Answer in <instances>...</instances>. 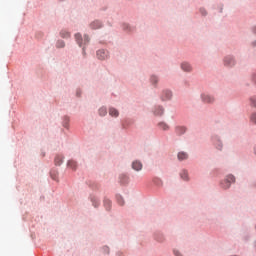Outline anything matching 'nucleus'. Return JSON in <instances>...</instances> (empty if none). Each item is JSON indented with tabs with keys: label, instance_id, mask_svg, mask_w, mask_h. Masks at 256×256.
<instances>
[{
	"label": "nucleus",
	"instance_id": "obj_2",
	"mask_svg": "<svg viewBox=\"0 0 256 256\" xmlns=\"http://www.w3.org/2000/svg\"><path fill=\"white\" fill-rule=\"evenodd\" d=\"M109 57V53L105 50H98L97 51V58L100 59L101 61H105Z\"/></svg>",
	"mask_w": 256,
	"mask_h": 256
},
{
	"label": "nucleus",
	"instance_id": "obj_30",
	"mask_svg": "<svg viewBox=\"0 0 256 256\" xmlns=\"http://www.w3.org/2000/svg\"><path fill=\"white\" fill-rule=\"evenodd\" d=\"M119 205H123V201L118 200Z\"/></svg>",
	"mask_w": 256,
	"mask_h": 256
},
{
	"label": "nucleus",
	"instance_id": "obj_10",
	"mask_svg": "<svg viewBox=\"0 0 256 256\" xmlns=\"http://www.w3.org/2000/svg\"><path fill=\"white\" fill-rule=\"evenodd\" d=\"M214 143L219 151L223 150V142H221V140H219L218 138H214Z\"/></svg>",
	"mask_w": 256,
	"mask_h": 256
},
{
	"label": "nucleus",
	"instance_id": "obj_31",
	"mask_svg": "<svg viewBox=\"0 0 256 256\" xmlns=\"http://www.w3.org/2000/svg\"><path fill=\"white\" fill-rule=\"evenodd\" d=\"M253 31H254V33H255V35H256V26L253 28Z\"/></svg>",
	"mask_w": 256,
	"mask_h": 256
},
{
	"label": "nucleus",
	"instance_id": "obj_28",
	"mask_svg": "<svg viewBox=\"0 0 256 256\" xmlns=\"http://www.w3.org/2000/svg\"><path fill=\"white\" fill-rule=\"evenodd\" d=\"M52 179H54V181H57V176H54L53 174H51Z\"/></svg>",
	"mask_w": 256,
	"mask_h": 256
},
{
	"label": "nucleus",
	"instance_id": "obj_25",
	"mask_svg": "<svg viewBox=\"0 0 256 256\" xmlns=\"http://www.w3.org/2000/svg\"><path fill=\"white\" fill-rule=\"evenodd\" d=\"M250 101H251L252 107H256V98H251Z\"/></svg>",
	"mask_w": 256,
	"mask_h": 256
},
{
	"label": "nucleus",
	"instance_id": "obj_18",
	"mask_svg": "<svg viewBox=\"0 0 256 256\" xmlns=\"http://www.w3.org/2000/svg\"><path fill=\"white\" fill-rule=\"evenodd\" d=\"M99 115L101 117H105V115H107V108H105V107L100 108L99 109Z\"/></svg>",
	"mask_w": 256,
	"mask_h": 256
},
{
	"label": "nucleus",
	"instance_id": "obj_13",
	"mask_svg": "<svg viewBox=\"0 0 256 256\" xmlns=\"http://www.w3.org/2000/svg\"><path fill=\"white\" fill-rule=\"evenodd\" d=\"M109 115H111V117H119V111H117L115 108H110Z\"/></svg>",
	"mask_w": 256,
	"mask_h": 256
},
{
	"label": "nucleus",
	"instance_id": "obj_14",
	"mask_svg": "<svg viewBox=\"0 0 256 256\" xmlns=\"http://www.w3.org/2000/svg\"><path fill=\"white\" fill-rule=\"evenodd\" d=\"M54 163L55 165H61L63 163V156L61 155H57L54 159Z\"/></svg>",
	"mask_w": 256,
	"mask_h": 256
},
{
	"label": "nucleus",
	"instance_id": "obj_5",
	"mask_svg": "<svg viewBox=\"0 0 256 256\" xmlns=\"http://www.w3.org/2000/svg\"><path fill=\"white\" fill-rule=\"evenodd\" d=\"M132 169H134V171H141V169H143V164L140 161H134L132 163Z\"/></svg>",
	"mask_w": 256,
	"mask_h": 256
},
{
	"label": "nucleus",
	"instance_id": "obj_3",
	"mask_svg": "<svg viewBox=\"0 0 256 256\" xmlns=\"http://www.w3.org/2000/svg\"><path fill=\"white\" fill-rule=\"evenodd\" d=\"M201 99L204 103H214L215 98L209 94H202Z\"/></svg>",
	"mask_w": 256,
	"mask_h": 256
},
{
	"label": "nucleus",
	"instance_id": "obj_22",
	"mask_svg": "<svg viewBox=\"0 0 256 256\" xmlns=\"http://www.w3.org/2000/svg\"><path fill=\"white\" fill-rule=\"evenodd\" d=\"M160 129H162L163 131H167V129H169V126L165 123H160L159 124Z\"/></svg>",
	"mask_w": 256,
	"mask_h": 256
},
{
	"label": "nucleus",
	"instance_id": "obj_20",
	"mask_svg": "<svg viewBox=\"0 0 256 256\" xmlns=\"http://www.w3.org/2000/svg\"><path fill=\"white\" fill-rule=\"evenodd\" d=\"M75 39H76L78 45L81 47V41H82L81 34H79V33L76 34Z\"/></svg>",
	"mask_w": 256,
	"mask_h": 256
},
{
	"label": "nucleus",
	"instance_id": "obj_12",
	"mask_svg": "<svg viewBox=\"0 0 256 256\" xmlns=\"http://www.w3.org/2000/svg\"><path fill=\"white\" fill-rule=\"evenodd\" d=\"M189 155L186 152H179L178 153V159L179 161H185V159H188Z\"/></svg>",
	"mask_w": 256,
	"mask_h": 256
},
{
	"label": "nucleus",
	"instance_id": "obj_19",
	"mask_svg": "<svg viewBox=\"0 0 256 256\" xmlns=\"http://www.w3.org/2000/svg\"><path fill=\"white\" fill-rule=\"evenodd\" d=\"M176 131H177L178 135H183V133H185L187 131V129L185 127H177Z\"/></svg>",
	"mask_w": 256,
	"mask_h": 256
},
{
	"label": "nucleus",
	"instance_id": "obj_23",
	"mask_svg": "<svg viewBox=\"0 0 256 256\" xmlns=\"http://www.w3.org/2000/svg\"><path fill=\"white\" fill-rule=\"evenodd\" d=\"M250 121H251V123H254V125H256V113H253V114L250 116Z\"/></svg>",
	"mask_w": 256,
	"mask_h": 256
},
{
	"label": "nucleus",
	"instance_id": "obj_8",
	"mask_svg": "<svg viewBox=\"0 0 256 256\" xmlns=\"http://www.w3.org/2000/svg\"><path fill=\"white\" fill-rule=\"evenodd\" d=\"M119 179L122 185H127V183H129V177L125 174H121Z\"/></svg>",
	"mask_w": 256,
	"mask_h": 256
},
{
	"label": "nucleus",
	"instance_id": "obj_11",
	"mask_svg": "<svg viewBox=\"0 0 256 256\" xmlns=\"http://www.w3.org/2000/svg\"><path fill=\"white\" fill-rule=\"evenodd\" d=\"M180 177L181 179H183V181H189V173L187 172V170H182L180 172Z\"/></svg>",
	"mask_w": 256,
	"mask_h": 256
},
{
	"label": "nucleus",
	"instance_id": "obj_15",
	"mask_svg": "<svg viewBox=\"0 0 256 256\" xmlns=\"http://www.w3.org/2000/svg\"><path fill=\"white\" fill-rule=\"evenodd\" d=\"M60 35L63 39H69L71 37V34L69 32H67V30H62L60 32Z\"/></svg>",
	"mask_w": 256,
	"mask_h": 256
},
{
	"label": "nucleus",
	"instance_id": "obj_6",
	"mask_svg": "<svg viewBox=\"0 0 256 256\" xmlns=\"http://www.w3.org/2000/svg\"><path fill=\"white\" fill-rule=\"evenodd\" d=\"M90 27L92 28V29H101V27H103V23H101V21H99V20H95V21H93L91 24H90Z\"/></svg>",
	"mask_w": 256,
	"mask_h": 256
},
{
	"label": "nucleus",
	"instance_id": "obj_21",
	"mask_svg": "<svg viewBox=\"0 0 256 256\" xmlns=\"http://www.w3.org/2000/svg\"><path fill=\"white\" fill-rule=\"evenodd\" d=\"M56 47H58V49L65 47V42L62 40H59L56 44Z\"/></svg>",
	"mask_w": 256,
	"mask_h": 256
},
{
	"label": "nucleus",
	"instance_id": "obj_26",
	"mask_svg": "<svg viewBox=\"0 0 256 256\" xmlns=\"http://www.w3.org/2000/svg\"><path fill=\"white\" fill-rule=\"evenodd\" d=\"M84 42L89 43V36H87V35L84 36Z\"/></svg>",
	"mask_w": 256,
	"mask_h": 256
},
{
	"label": "nucleus",
	"instance_id": "obj_24",
	"mask_svg": "<svg viewBox=\"0 0 256 256\" xmlns=\"http://www.w3.org/2000/svg\"><path fill=\"white\" fill-rule=\"evenodd\" d=\"M150 80L151 83H157L159 81V78H157V76H151Z\"/></svg>",
	"mask_w": 256,
	"mask_h": 256
},
{
	"label": "nucleus",
	"instance_id": "obj_17",
	"mask_svg": "<svg viewBox=\"0 0 256 256\" xmlns=\"http://www.w3.org/2000/svg\"><path fill=\"white\" fill-rule=\"evenodd\" d=\"M68 167H70V169H77V162H75L73 160H69Z\"/></svg>",
	"mask_w": 256,
	"mask_h": 256
},
{
	"label": "nucleus",
	"instance_id": "obj_7",
	"mask_svg": "<svg viewBox=\"0 0 256 256\" xmlns=\"http://www.w3.org/2000/svg\"><path fill=\"white\" fill-rule=\"evenodd\" d=\"M181 69L184 70L186 73H190L192 71V67L190 63L184 62L181 64Z\"/></svg>",
	"mask_w": 256,
	"mask_h": 256
},
{
	"label": "nucleus",
	"instance_id": "obj_1",
	"mask_svg": "<svg viewBox=\"0 0 256 256\" xmlns=\"http://www.w3.org/2000/svg\"><path fill=\"white\" fill-rule=\"evenodd\" d=\"M232 183H235V177L233 176V174H229L221 182V186L223 187V189H229Z\"/></svg>",
	"mask_w": 256,
	"mask_h": 256
},
{
	"label": "nucleus",
	"instance_id": "obj_4",
	"mask_svg": "<svg viewBox=\"0 0 256 256\" xmlns=\"http://www.w3.org/2000/svg\"><path fill=\"white\" fill-rule=\"evenodd\" d=\"M173 97V93L169 90H165L162 92V101H169Z\"/></svg>",
	"mask_w": 256,
	"mask_h": 256
},
{
	"label": "nucleus",
	"instance_id": "obj_9",
	"mask_svg": "<svg viewBox=\"0 0 256 256\" xmlns=\"http://www.w3.org/2000/svg\"><path fill=\"white\" fill-rule=\"evenodd\" d=\"M225 65H228L229 67L235 65V60L232 57H226L224 60Z\"/></svg>",
	"mask_w": 256,
	"mask_h": 256
},
{
	"label": "nucleus",
	"instance_id": "obj_29",
	"mask_svg": "<svg viewBox=\"0 0 256 256\" xmlns=\"http://www.w3.org/2000/svg\"><path fill=\"white\" fill-rule=\"evenodd\" d=\"M174 255L179 256V251H174Z\"/></svg>",
	"mask_w": 256,
	"mask_h": 256
},
{
	"label": "nucleus",
	"instance_id": "obj_16",
	"mask_svg": "<svg viewBox=\"0 0 256 256\" xmlns=\"http://www.w3.org/2000/svg\"><path fill=\"white\" fill-rule=\"evenodd\" d=\"M163 113H164V110H163V107H161V106H158V107L155 109V111H154V115H158V116L163 115Z\"/></svg>",
	"mask_w": 256,
	"mask_h": 256
},
{
	"label": "nucleus",
	"instance_id": "obj_27",
	"mask_svg": "<svg viewBox=\"0 0 256 256\" xmlns=\"http://www.w3.org/2000/svg\"><path fill=\"white\" fill-rule=\"evenodd\" d=\"M202 15H207V11H205V9H200Z\"/></svg>",
	"mask_w": 256,
	"mask_h": 256
}]
</instances>
